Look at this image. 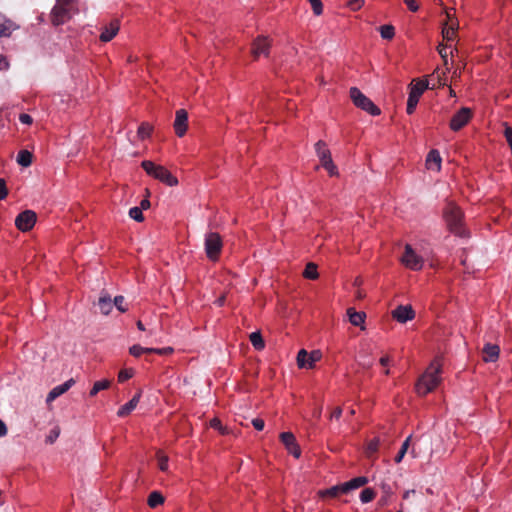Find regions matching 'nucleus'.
I'll return each mask as SVG.
<instances>
[{
    "instance_id": "1",
    "label": "nucleus",
    "mask_w": 512,
    "mask_h": 512,
    "mask_svg": "<svg viewBox=\"0 0 512 512\" xmlns=\"http://www.w3.org/2000/svg\"><path fill=\"white\" fill-rule=\"evenodd\" d=\"M441 365L435 360L421 375L416 383V391L419 395H426L433 391L440 383Z\"/></svg>"
},
{
    "instance_id": "2",
    "label": "nucleus",
    "mask_w": 512,
    "mask_h": 512,
    "mask_svg": "<svg viewBox=\"0 0 512 512\" xmlns=\"http://www.w3.org/2000/svg\"><path fill=\"white\" fill-rule=\"evenodd\" d=\"M443 213L449 230L457 236H466V231L462 223L463 213L460 208L453 202H449Z\"/></svg>"
},
{
    "instance_id": "3",
    "label": "nucleus",
    "mask_w": 512,
    "mask_h": 512,
    "mask_svg": "<svg viewBox=\"0 0 512 512\" xmlns=\"http://www.w3.org/2000/svg\"><path fill=\"white\" fill-rule=\"evenodd\" d=\"M141 167L149 176L165 183L170 187L178 185L177 178L173 176L164 166L157 165L150 160H144L141 163Z\"/></svg>"
},
{
    "instance_id": "4",
    "label": "nucleus",
    "mask_w": 512,
    "mask_h": 512,
    "mask_svg": "<svg viewBox=\"0 0 512 512\" xmlns=\"http://www.w3.org/2000/svg\"><path fill=\"white\" fill-rule=\"evenodd\" d=\"M349 94L353 104L356 107L362 109L363 111L369 113L372 116L380 115L381 110L357 87H351Z\"/></svg>"
},
{
    "instance_id": "5",
    "label": "nucleus",
    "mask_w": 512,
    "mask_h": 512,
    "mask_svg": "<svg viewBox=\"0 0 512 512\" xmlns=\"http://www.w3.org/2000/svg\"><path fill=\"white\" fill-rule=\"evenodd\" d=\"M73 10L72 0H57L52 9L51 17L54 25L65 23L71 18Z\"/></svg>"
},
{
    "instance_id": "6",
    "label": "nucleus",
    "mask_w": 512,
    "mask_h": 512,
    "mask_svg": "<svg viewBox=\"0 0 512 512\" xmlns=\"http://www.w3.org/2000/svg\"><path fill=\"white\" fill-rule=\"evenodd\" d=\"M316 154L321 162V165L327 170L330 176H335L338 174V169L336 165L333 163L331 158V153L329 149L326 147V143L322 140H319L315 144Z\"/></svg>"
},
{
    "instance_id": "7",
    "label": "nucleus",
    "mask_w": 512,
    "mask_h": 512,
    "mask_svg": "<svg viewBox=\"0 0 512 512\" xmlns=\"http://www.w3.org/2000/svg\"><path fill=\"white\" fill-rule=\"evenodd\" d=\"M428 88V82L419 80L416 83H412L410 87L409 97L407 101V113L412 114L419 102L420 96Z\"/></svg>"
},
{
    "instance_id": "8",
    "label": "nucleus",
    "mask_w": 512,
    "mask_h": 512,
    "mask_svg": "<svg viewBox=\"0 0 512 512\" xmlns=\"http://www.w3.org/2000/svg\"><path fill=\"white\" fill-rule=\"evenodd\" d=\"M222 249V240L218 233L210 232L205 237V252L207 257L215 261Z\"/></svg>"
},
{
    "instance_id": "9",
    "label": "nucleus",
    "mask_w": 512,
    "mask_h": 512,
    "mask_svg": "<svg viewBox=\"0 0 512 512\" xmlns=\"http://www.w3.org/2000/svg\"><path fill=\"white\" fill-rule=\"evenodd\" d=\"M400 260L405 267L415 271L420 270L424 263L423 258L409 244L405 245L404 254Z\"/></svg>"
},
{
    "instance_id": "10",
    "label": "nucleus",
    "mask_w": 512,
    "mask_h": 512,
    "mask_svg": "<svg viewBox=\"0 0 512 512\" xmlns=\"http://www.w3.org/2000/svg\"><path fill=\"white\" fill-rule=\"evenodd\" d=\"M322 353L320 350H313L308 353L305 349H301L297 354V365L299 368L311 369L315 363L320 361Z\"/></svg>"
},
{
    "instance_id": "11",
    "label": "nucleus",
    "mask_w": 512,
    "mask_h": 512,
    "mask_svg": "<svg viewBox=\"0 0 512 512\" xmlns=\"http://www.w3.org/2000/svg\"><path fill=\"white\" fill-rule=\"evenodd\" d=\"M36 213L32 210H25L21 212L15 219L16 227L22 231L26 232L33 228L36 223Z\"/></svg>"
},
{
    "instance_id": "12",
    "label": "nucleus",
    "mask_w": 512,
    "mask_h": 512,
    "mask_svg": "<svg viewBox=\"0 0 512 512\" xmlns=\"http://www.w3.org/2000/svg\"><path fill=\"white\" fill-rule=\"evenodd\" d=\"M472 111L470 108L463 107L455 115H453L450 121V128L453 131H459L463 128L471 119Z\"/></svg>"
},
{
    "instance_id": "13",
    "label": "nucleus",
    "mask_w": 512,
    "mask_h": 512,
    "mask_svg": "<svg viewBox=\"0 0 512 512\" xmlns=\"http://www.w3.org/2000/svg\"><path fill=\"white\" fill-rule=\"evenodd\" d=\"M280 439L284 444L286 450L295 458L301 456V449L296 441L295 436L291 432H283L280 434Z\"/></svg>"
},
{
    "instance_id": "14",
    "label": "nucleus",
    "mask_w": 512,
    "mask_h": 512,
    "mask_svg": "<svg viewBox=\"0 0 512 512\" xmlns=\"http://www.w3.org/2000/svg\"><path fill=\"white\" fill-rule=\"evenodd\" d=\"M173 127L178 137L185 135L188 128V113L186 110L179 109L176 111Z\"/></svg>"
},
{
    "instance_id": "15",
    "label": "nucleus",
    "mask_w": 512,
    "mask_h": 512,
    "mask_svg": "<svg viewBox=\"0 0 512 512\" xmlns=\"http://www.w3.org/2000/svg\"><path fill=\"white\" fill-rule=\"evenodd\" d=\"M392 317L399 323H406L407 321L414 319L415 312L411 305H399L392 311Z\"/></svg>"
},
{
    "instance_id": "16",
    "label": "nucleus",
    "mask_w": 512,
    "mask_h": 512,
    "mask_svg": "<svg viewBox=\"0 0 512 512\" xmlns=\"http://www.w3.org/2000/svg\"><path fill=\"white\" fill-rule=\"evenodd\" d=\"M270 48V42L267 37H258L252 45V54L255 58L261 55L268 56Z\"/></svg>"
},
{
    "instance_id": "17",
    "label": "nucleus",
    "mask_w": 512,
    "mask_h": 512,
    "mask_svg": "<svg viewBox=\"0 0 512 512\" xmlns=\"http://www.w3.org/2000/svg\"><path fill=\"white\" fill-rule=\"evenodd\" d=\"M75 384V380L73 378H70L69 380L65 381L64 383L54 387L47 395L46 402L47 404H50L53 402L56 398L67 392L73 385Z\"/></svg>"
},
{
    "instance_id": "18",
    "label": "nucleus",
    "mask_w": 512,
    "mask_h": 512,
    "mask_svg": "<svg viewBox=\"0 0 512 512\" xmlns=\"http://www.w3.org/2000/svg\"><path fill=\"white\" fill-rule=\"evenodd\" d=\"M119 29H120L119 21L118 20L111 21L108 25L103 27L102 33L100 35V40L102 42H109L117 35Z\"/></svg>"
},
{
    "instance_id": "19",
    "label": "nucleus",
    "mask_w": 512,
    "mask_h": 512,
    "mask_svg": "<svg viewBox=\"0 0 512 512\" xmlns=\"http://www.w3.org/2000/svg\"><path fill=\"white\" fill-rule=\"evenodd\" d=\"M18 26L0 13V37H9Z\"/></svg>"
},
{
    "instance_id": "20",
    "label": "nucleus",
    "mask_w": 512,
    "mask_h": 512,
    "mask_svg": "<svg viewBox=\"0 0 512 512\" xmlns=\"http://www.w3.org/2000/svg\"><path fill=\"white\" fill-rule=\"evenodd\" d=\"M500 349L497 345L486 344L483 348V360L485 362H495L499 357Z\"/></svg>"
},
{
    "instance_id": "21",
    "label": "nucleus",
    "mask_w": 512,
    "mask_h": 512,
    "mask_svg": "<svg viewBox=\"0 0 512 512\" xmlns=\"http://www.w3.org/2000/svg\"><path fill=\"white\" fill-rule=\"evenodd\" d=\"M347 315H348L349 321L352 325L360 326L361 329L365 328L363 326L365 318H366V314L364 312H357L353 308H349L347 310Z\"/></svg>"
},
{
    "instance_id": "22",
    "label": "nucleus",
    "mask_w": 512,
    "mask_h": 512,
    "mask_svg": "<svg viewBox=\"0 0 512 512\" xmlns=\"http://www.w3.org/2000/svg\"><path fill=\"white\" fill-rule=\"evenodd\" d=\"M426 164L428 169L439 171L441 167V157L437 150H431L427 156Z\"/></svg>"
},
{
    "instance_id": "23",
    "label": "nucleus",
    "mask_w": 512,
    "mask_h": 512,
    "mask_svg": "<svg viewBox=\"0 0 512 512\" xmlns=\"http://www.w3.org/2000/svg\"><path fill=\"white\" fill-rule=\"evenodd\" d=\"M98 306L102 314H110L113 308L111 297L107 293H102L98 300Z\"/></svg>"
},
{
    "instance_id": "24",
    "label": "nucleus",
    "mask_w": 512,
    "mask_h": 512,
    "mask_svg": "<svg viewBox=\"0 0 512 512\" xmlns=\"http://www.w3.org/2000/svg\"><path fill=\"white\" fill-rule=\"evenodd\" d=\"M368 483V478L364 476L356 477L348 482L343 483V488L346 490V493L351 490L362 487Z\"/></svg>"
},
{
    "instance_id": "25",
    "label": "nucleus",
    "mask_w": 512,
    "mask_h": 512,
    "mask_svg": "<svg viewBox=\"0 0 512 512\" xmlns=\"http://www.w3.org/2000/svg\"><path fill=\"white\" fill-rule=\"evenodd\" d=\"M340 494H346V490H344L343 484L333 486L329 489L320 490L318 492L320 497H337Z\"/></svg>"
},
{
    "instance_id": "26",
    "label": "nucleus",
    "mask_w": 512,
    "mask_h": 512,
    "mask_svg": "<svg viewBox=\"0 0 512 512\" xmlns=\"http://www.w3.org/2000/svg\"><path fill=\"white\" fill-rule=\"evenodd\" d=\"M250 342L256 350H262L265 347L264 340L260 331L252 332L249 336Z\"/></svg>"
},
{
    "instance_id": "27",
    "label": "nucleus",
    "mask_w": 512,
    "mask_h": 512,
    "mask_svg": "<svg viewBox=\"0 0 512 512\" xmlns=\"http://www.w3.org/2000/svg\"><path fill=\"white\" fill-rule=\"evenodd\" d=\"M137 405V399H131L129 402L119 408L117 415L119 417L127 416L136 408Z\"/></svg>"
},
{
    "instance_id": "28",
    "label": "nucleus",
    "mask_w": 512,
    "mask_h": 512,
    "mask_svg": "<svg viewBox=\"0 0 512 512\" xmlns=\"http://www.w3.org/2000/svg\"><path fill=\"white\" fill-rule=\"evenodd\" d=\"M17 163L23 167H28L32 163V154L28 150H21L17 155Z\"/></svg>"
},
{
    "instance_id": "29",
    "label": "nucleus",
    "mask_w": 512,
    "mask_h": 512,
    "mask_svg": "<svg viewBox=\"0 0 512 512\" xmlns=\"http://www.w3.org/2000/svg\"><path fill=\"white\" fill-rule=\"evenodd\" d=\"M303 276L307 279L315 280L319 274L317 272V265L313 262H309L303 272Z\"/></svg>"
},
{
    "instance_id": "30",
    "label": "nucleus",
    "mask_w": 512,
    "mask_h": 512,
    "mask_svg": "<svg viewBox=\"0 0 512 512\" xmlns=\"http://www.w3.org/2000/svg\"><path fill=\"white\" fill-rule=\"evenodd\" d=\"M164 502V497L157 491L150 493L148 497V505L151 508H155Z\"/></svg>"
},
{
    "instance_id": "31",
    "label": "nucleus",
    "mask_w": 512,
    "mask_h": 512,
    "mask_svg": "<svg viewBox=\"0 0 512 512\" xmlns=\"http://www.w3.org/2000/svg\"><path fill=\"white\" fill-rule=\"evenodd\" d=\"M110 386V381L108 380H101L96 381L90 390V396L94 397L99 391L107 389Z\"/></svg>"
},
{
    "instance_id": "32",
    "label": "nucleus",
    "mask_w": 512,
    "mask_h": 512,
    "mask_svg": "<svg viewBox=\"0 0 512 512\" xmlns=\"http://www.w3.org/2000/svg\"><path fill=\"white\" fill-rule=\"evenodd\" d=\"M152 132V126L146 122L142 123L137 131V136L140 139H146L151 135Z\"/></svg>"
},
{
    "instance_id": "33",
    "label": "nucleus",
    "mask_w": 512,
    "mask_h": 512,
    "mask_svg": "<svg viewBox=\"0 0 512 512\" xmlns=\"http://www.w3.org/2000/svg\"><path fill=\"white\" fill-rule=\"evenodd\" d=\"M129 353L134 357H140L143 353H152V348H146L136 344L129 348Z\"/></svg>"
},
{
    "instance_id": "34",
    "label": "nucleus",
    "mask_w": 512,
    "mask_h": 512,
    "mask_svg": "<svg viewBox=\"0 0 512 512\" xmlns=\"http://www.w3.org/2000/svg\"><path fill=\"white\" fill-rule=\"evenodd\" d=\"M375 497V492L371 488H366L360 493V500L362 503H368L372 501Z\"/></svg>"
},
{
    "instance_id": "35",
    "label": "nucleus",
    "mask_w": 512,
    "mask_h": 512,
    "mask_svg": "<svg viewBox=\"0 0 512 512\" xmlns=\"http://www.w3.org/2000/svg\"><path fill=\"white\" fill-rule=\"evenodd\" d=\"M380 34L384 39H392L395 34L394 27L392 25H383L380 27Z\"/></svg>"
},
{
    "instance_id": "36",
    "label": "nucleus",
    "mask_w": 512,
    "mask_h": 512,
    "mask_svg": "<svg viewBox=\"0 0 512 512\" xmlns=\"http://www.w3.org/2000/svg\"><path fill=\"white\" fill-rule=\"evenodd\" d=\"M455 32H456V27L455 26H445L442 29L443 38L446 41H453L454 38H455Z\"/></svg>"
},
{
    "instance_id": "37",
    "label": "nucleus",
    "mask_w": 512,
    "mask_h": 512,
    "mask_svg": "<svg viewBox=\"0 0 512 512\" xmlns=\"http://www.w3.org/2000/svg\"><path fill=\"white\" fill-rule=\"evenodd\" d=\"M410 440H411V436H409L402 444L401 446V449L400 451L398 452V454L396 455L395 457V462L396 463H400L403 459V457L405 456L407 450H408V447H409V443H410Z\"/></svg>"
},
{
    "instance_id": "38",
    "label": "nucleus",
    "mask_w": 512,
    "mask_h": 512,
    "mask_svg": "<svg viewBox=\"0 0 512 512\" xmlns=\"http://www.w3.org/2000/svg\"><path fill=\"white\" fill-rule=\"evenodd\" d=\"M129 216L137 222H142L144 220L142 208L137 206L130 208Z\"/></svg>"
},
{
    "instance_id": "39",
    "label": "nucleus",
    "mask_w": 512,
    "mask_h": 512,
    "mask_svg": "<svg viewBox=\"0 0 512 512\" xmlns=\"http://www.w3.org/2000/svg\"><path fill=\"white\" fill-rule=\"evenodd\" d=\"M124 300H125L124 297L119 295V296H116L114 298V300L112 301L113 306H115L117 308V310L122 313L126 312L128 309L127 306L124 305Z\"/></svg>"
},
{
    "instance_id": "40",
    "label": "nucleus",
    "mask_w": 512,
    "mask_h": 512,
    "mask_svg": "<svg viewBox=\"0 0 512 512\" xmlns=\"http://www.w3.org/2000/svg\"><path fill=\"white\" fill-rule=\"evenodd\" d=\"M60 435V428L58 426H55L52 428L49 432V434L46 437V443L52 444L56 441V439Z\"/></svg>"
},
{
    "instance_id": "41",
    "label": "nucleus",
    "mask_w": 512,
    "mask_h": 512,
    "mask_svg": "<svg viewBox=\"0 0 512 512\" xmlns=\"http://www.w3.org/2000/svg\"><path fill=\"white\" fill-rule=\"evenodd\" d=\"M134 375V370L129 368V369H123L119 372V375H118V380L120 382H124L128 379H130L131 377H133Z\"/></svg>"
},
{
    "instance_id": "42",
    "label": "nucleus",
    "mask_w": 512,
    "mask_h": 512,
    "mask_svg": "<svg viewBox=\"0 0 512 512\" xmlns=\"http://www.w3.org/2000/svg\"><path fill=\"white\" fill-rule=\"evenodd\" d=\"M312 6V9H313V12L316 14V15H320L322 14V11H323V7H322V3L320 0H308Z\"/></svg>"
},
{
    "instance_id": "43",
    "label": "nucleus",
    "mask_w": 512,
    "mask_h": 512,
    "mask_svg": "<svg viewBox=\"0 0 512 512\" xmlns=\"http://www.w3.org/2000/svg\"><path fill=\"white\" fill-rule=\"evenodd\" d=\"M158 466L160 470L166 471L168 468V457L162 454H158Z\"/></svg>"
},
{
    "instance_id": "44",
    "label": "nucleus",
    "mask_w": 512,
    "mask_h": 512,
    "mask_svg": "<svg viewBox=\"0 0 512 512\" xmlns=\"http://www.w3.org/2000/svg\"><path fill=\"white\" fill-rule=\"evenodd\" d=\"M174 349L172 347L165 348H152V353H156L159 355H167L173 353Z\"/></svg>"
},
{
    "instance_id": "45",
    "label": "nucleus",
    "mask_w": 512,
    "mask_h": 512,
    "mask_svg": "<svg viewBox=\"0 0 512 512\" xmlns=\"http://www.w3.org/2000/svg\"><path fill=\"white\" fill-rule=\"evenodd\" d=\"M504 126V136L506 138L507 143L512 142V127H510L507 123H503Z\"/></svg>"
},
{
    "instance_id": "46",
    "label": "nucleus",
    "mask_w": 512,
    "mask_h": 512,
    "mask_svg": "<svg viewBox=\"0 0 512 512\" xmlns=\"http://www.w3.org/2000/svg\"><path fill=\"white\" fill-rule=\"evenodd\" d=\"M378 446H379V440L378 439H373L371 440L368 445H367V450H368V453H375L378 449Z\"/></svg>"
},
{
    "instance_id": "47",
    "label": "nucleus",
    "mask_w": 512,
    "mask_h": 512,
    "mask_svg": "<svg viewBox=\"0 0 512 512\" xmlns=\"http://www.w3.org/2000/svg\"><path fill=\"white\" fill-rule=\"evenodd\" d=\"M8 190L6 188V183L4 179H0V200H3L7 197Z\"/></svg>"
},
{
    "instance_id": "48",
    "label": "nucleus",
    "mask_w": 512,
    "mask_h": 512,
    "mask_svg": "<svg viewBox=\"0 0 512 512\" xmlns=\"http://www.w3.org/2000/svg\"><path fill=\"white\" fill-rule=\"evenodd\" d=\"M252 425H253V427H254L256 430L261 431V430H263V428H264V425H265V424H264V421H263L262 419H260V418H254V419L252 420Z\"/></svg>"
},
{
    "instance_id": "49",
    "label": "nucleus",
    "mask_w": 512,
    "mask_h": 512,
    "mask_svg": "<svg viewBox=\"0 0 512 512\" xmlns=\"http://www.w3.org/2000/svg\"><path fill=\"white\" fill-rule=\"evenodd\" d=\"M364 5V0H351L349 6L352 10H358Z\"/></svg>"
},
{
    "instance_id": "50",
    "label": "nucleus",
    "mask_w": 512,
    "mask_h": 512,
    "mask_svg": "<svg viewBox=\"0 0 512 512\" xmlns=\"http://www.w3.org/2000/svg\"><path fill=\"white\" fill-rule=\"evenodd\" d=\"M438 52H439L440 56L442 57V59L444 60L445 64H447V57H448L447 46L439 45Z\"/></svg>"
},
{
    "instance_id": "51",
    "label": "nucleus",
    "mask_w": 512,
    "mask_h": 512,
    "mask_svg": "<svg viewBox=\"0 0 512 512\" xmlns=\"http://www.w3.org/2000/svg\"><path fill=\"white\" fill-rule=\"evenodd\" d=\"M19 120H20L21 123L26 124V125L31 124L32 121H33L32 117L30 115H28V114H25V113L20 114Z\"/></svg>"
},
{
    "instance_id": "52",
    "label": "nucleus",
    "mask_w": 512,
    "mask_h": 512,
    "mask_svg": "<svg viewBox=\"0 0 512 512\" xmlns=\"http://www.w3.org/2000/svg\"><path fill=\"white\" fill-rule=\"evenodd\" d=\"M404 2L408 6V8L413 12L417 11L419 8L415 0H404Z\"/></svg>"
},
{
    "instance_id": "53",
    "label": "nucleus",
    "mask_w": 512,
    "mask_h": 512,
    "mask_svg": "<svg viewBox=\"0 0 512 512\" xmlns=\"http://www.w3.org/2000/svg\"><path fill=\"white\" fill-rule=\"evenodd\" d=\"M342 415V408L341 407H337L333 410L332 414H331V418H334V419H339Z\"/></svg>"
},
{
    "instance_id": "54",
    "label": "nucleus",
    "mask_w": 512,
    "mask_h": 512,
    "mask_svg": "<svg viewBox=\"0 0 512 512\" xmlns=\"http://www.w3.org/2000/svg\"><path fill=\"white\" fill-rule=\"evenodd\" d=\"M7 426L6 424L0 419V437H4L7 435Z\"/></svg>"
},
{
    "instance_id": "55",
    "label": "nucleus",
    "mask_w": 512,
    "mask_h": 512,
    "mask_svg": "<svg viewBox=\"0 0 512 512\" xmlns=\"http://www.w3.org/2000/svg\"><path fill=\"white\" fill-rule=\"evenodd\" d=\"M9 67V63L4 57H0V70H6Z\"/></svg>"
},
{
    "instance_id": "56",
    "label": "nucleus",
    "mask_w": 512,
    "mask_h": 512,
    "mask_svg": "<svg viewBox=\"0 0 512 512\" xmlns=\"http://www.w3.org/2000/svg\"><path fill=\"white\" fill-rule=\"evenodd\" d=\"M210 425L211 427L213 428H216V429H221V422L220 420H218L217 418H214L210 421Z\"/></svg>"
},
{
    "instance_id": "57",
    "label": "nucleus",
    "mask_w": 512,
    "mask_h": 512,
    "mask_svg": "<svg viewBox=\"0 0 512 512\" xmlns=\"http://www.w3.org/2000/svg\"><path fill=\"white\" fill-rule=\"evenodd\" d=\"M447 18H448V22L449 23H446V26H455L456 29L458 28V23L457 21H454L450 15V13H447Z\"/></svg>"
},
{
    "instance_id": "58",
    "label": "nucleus",
    "mask_w": 512,
    "mask_h": 512,
    "mask_svg": "<svg viewBox=\"0 0 512 512\" xmlns=\"http://www.w3.org/2000/svg\"><path fill=\"white\" fill-rule=\"evenodd\" d=\"M149 207H150V202L148 199H143L139 206V208H142V211L148 209Z\"/></svg>"
},
{
    "instance_id": "59",
    "label": "nucleus",
    "mask_w": 512,
    "mask_h": 512,
    "mask_svg": "<svg viewBox=\"0 0 512 512\" xmlns=\"http://www.w3.org/2000/svg\"><path fill=\"white\" fill-rule=\"evenodd\" d=\"M388 363H389V357L388 356H384V357L380 358V364L381 365L386 366Z\"/></svg>"
},
{
    "instance_id": "60",
    "label": "nucleus",
    "mask_w": 512,
    "mask_h": 512,
    "mask_svg": "<svg viewBox=\"0 0 512 512\" xmlns=\"http://www.w3.org/2000/svg\"><path fill=\"white\" fill-rule=\"evenodd\" d=\"M224 302H225V296H221V297H219V298L215 301V303H216L218 306H222V305H224Z\"/></svg>"
},
{
    "instance_id": "61",
    "label": "nucleus",
    "mask_w": 512,
    "mask_h": 512,
    "mask_svg": "<svg viewBox=\"0 0 512 512\" xmlns=\"http://www.w3.org/2000/svg\"><path fill=\"white\" fill-rule=\"evenodd\" d=\"M382 489H383V491H384L387 495L391 494V488H390V486H389V485H387V484H383V485H382Z\"/></svg>"
},
{
    "instance_id": "62",
    "label": "nucleus",
    "mask_w": 512,
    "mask_h": 512,
    "mask_svg": "<svg viewBox=\"0 0 512 512\" xmlns=\"http://www.w3.org/2000/svg\"><path fill=\"white\" fill-rule=\"evenodd\" d=\"M412 494H415V490H414V489H412V490H407V491L404 493L403 498H404V499H408V498L410 497V495H412Z\"/></svg>"
},
{
    "instance_id": "63",
    "label": "nucleus",
    "mask_w": 512,
    "mask_h": 512,
    "mask_svg": "<svg viewBox=\"0 0 512 512\" xmlns=\"http://www.w3.org/2000/svg\"><path fill=\"white\" fill-rule=\"evenodd\" d=\"M141 395H142V391L139 390L136 395H134V397L132 399H137V404L139 403L140 401V398H141Z\"/></svg>"
},
{
    "instance_id": "64",
    "label": "nucleus",
    "mask_w": 512,
    "mask_h": 512,
    "mask_svg": "<svg viewBox=\"0 0 512 512\" xmlns=\"http://www.w3.org/2000/svg\"><path fill=\"white\" fill-rule=\"evenodd\" d=\"M137 328L141 331H145V326L141 321L137 322Z\"/></svg>"
}]
</instances>
